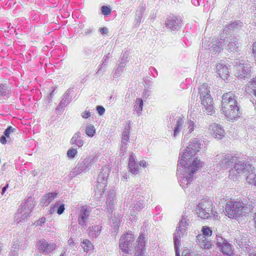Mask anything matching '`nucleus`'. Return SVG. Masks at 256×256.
<instances>
[{
	"instance_id": "obj_34",
	"label": "nucleus",
	"mask_w": 256,
	"mask_h": 256,
	"mask_svg": "<svg viewBox=\"0 0 256 256\" xmlns=\"http://www.w3.org/2000/svg\"><path fill=\"white\" fill-rule=\"evenodd\" d=\"M242 25V23L240 21H235L230 24L226 28L224 31L226 33H230V31L234 30V28H240Z\"/></svg>"
},
{
	"instance_id": "obj_58",
	"label": "nucleus",
	"mask_w": 256,
	"mask_h": 256,
	"mask_svg": "<svg viewBox=\"0 0 256 256\" xmlns=\"http://www.w3.org/2000/svg\"><path fill=\"white\" fill-rule=\"evenodd\" d=\"M151 94V92L150 90H145L143 93V98H148Z\"/></svg>"
},
{
	"instance_id": "obj_17",
	"label": "nucleus",
	"mask_w": 256,
	"mask_h": 256,
	"mask_svg": "<svg viewBox=\"0 0 256 256\" xmlns=\"http://www.w3.org/2000/svg\"><path fill=\"white\" fill-rule=\"evenodd\" d=\"M36 248L40 254H49L55 250L56 245L54 242L49 243L43 238L38 242Z\"/></svg>"
},
{
	"instance_id": "obj_2",
	"label": "nucleus",
	"mask_w": 256,
	"mask_h": 256,
	"mask_svg": "<svg viewBox=\"0 0 256 256\" xmlns=\"http://www.w3.org/2000/svg\"><path fill=\"white\" fill-rule=\"evenodd\" d=\"M218 164H219L222 168H228L234 166L230 171L229 176L236 173L240 174L249 170L251 167L248 164H244V160L238 159L237 157L229 154H218L215 158Z\"/></svg>"
},
{
	"instance_id": "obj_23",
	"label": "nucleus",
	"mask_w": 256,
	"mask_h": 256,
	"mask_svg": "<svg viewBox=\"0 0 256 256\" xmlns=\"http://www.w3.org/2000/svg\"><path fill=\"white\" fill-rule=\"evenodd\" d=\"M224 42V40L222 38L218 40H216L208 45V48L212 53L216 54L218 52H220L224 48L222 42Z\"/></svg>"
},
{
	"instance_id": "obj_49",
	"label": "nucleus",
	"mask_w": 256,
	"mask_h": 256,
	"mask_svg": "<svg viewBox=\"0 0 256 256\" xmlns=\"http://www.w3.org/2000/svg\"><path fill=\"white\" fill-rule=\"evenodd\" d=\"M101 10L102 14L104 16H108L110 14V8L106 6H104L102 7Z\"/></svg>"
},
{
	"instance_id": "obj_37",
	"label": "nucleus",
	"mask_w": 256,
	"mask_h": 256,
	"mask_svg": "<svg viewBox=\"0 0 256 256\" xmlns=\"http://www.w3.org/2000/svg\"><path fill=\"white\" fill-rule=\"evenodd\" d=\"M112 56V54L110 52L104 55L102 60V64L96 72L98 75H99L100 74L102 69L107 64L108 62H109L110 58Z\"/></svg>"
},
{
	"instance_id": "obj_29",
	"label": "nucleus",
	"mask_w": 256,
	"mask_h": 256,
	"mask_svg": "<svg viewBox=\"0 0 256 256\" xmlns=\"http://www.w3.org/2000/svg\"><path fill=\"white\" fill-rule=\"evenodd\" d=\"M217 72L219 76L225 80L228 75L229 72L228 67L224 64H219L216 66Z\"/></svg>"
},
{
	"instance_id": "obj_22",
	"label": "nucleus",
	"mask_w": 256,
	"mask_h": 256,
	"mask_svg": "<svg viewBox=\"0 0 256 256\" xmlns=\"http://www.w3.org/2000/svg\"><path fill=\"white\" fill-rule=\"evenodd\" d=\"M224 42H222L224 48H226L230 52L237 51L240 44L236 38L232 37L226 40L224 39Z\"/></svg>"
},
{
	"instance_id": "obj_30",
	"label": "nucleus",
	"mask_w": 256,
	"mask_h": 256,
	"mask_svg": "<svg viewBox=\"0 0 256 256\" xmlns=\"http://www.w3.org/2000/svg\"><path fill=\"white\" fill-rule=\"evenodd\" d=\"M202 143V141H200L198 138H194L190 141L189 146L186 148L192 151L194 150L195 153L197 154L200 150Z\"/></svg>"
},
{
	"instance_id": "obj_15",
	"label": "nucleus",
	"mask_w": 256,
	"mask_h": 256,
	"mask_svg": "<svg viewBox=\"0 0 256 256\" xmlns=\"http://www.w3.org/2000/svg\"><path fill=\"white\" fill-rule=\"evenodd\" d=\"M130 128L131 122L130 121H128L126 124L122 134L121 144L118 151V154L120 156H124L126 153L128 142L130 138Z\"/></svg>"
},
{
	"instance_id": "obj_19",
	"label": "nucleus",
	"mask_w": 256,
	"mask_h": 256,
	"mask_svg": "<svg viewBox=\"0 0 256 256\" xmlns=\"http://www.w3.org/2000/svg\"><path fill=\"white\" fill-rule=\"evenodd\" d=\"M216 244L223 254L233 256V246L220 236H217Z\"/></svg>"
},
{
	"instance_id": "obj_38",
	"label": "nucleus",
	"mask_w": 256,
	"mask_h": 256,
	"mask_svg": "<svg viewBox=\"0 0 256 256\" xmlns=\"http://www.w3.org/2000/svg\"><path fill=\"white\" fill-rule=\"evenodd\" d=\"M96 130L94 126L91 124H87L86 126L85 132L89 138H92L95 135Z\"/></svg>"
},
{
	"instance_id": "obj_20",
	"label": "nucleus",
	"mask_w": 256,
	"mask_h": 256,
	"mask_svg": "<svg viewBox=\"0 0 256 256\" xmlns=\"http://www.w3.org/2000/svg\"><path fill=\"white\" fill-rule=\"evenodd\" d=\"M166 27L170 31H178L182 26V20L175 16H168L165 21Z\"/></svg>"
},
{
	"instance_id": "obj_36",
	"label": "nucleus",
	"mask_w": 256,
	"mask_h": 256,
	"mask_svg": "<svg viewBox=\"0 0 256 256\" xmlns=\"http://www.w3.org/2000/svg\"><path fill=\"white\" fill-rule=\"evenodd\" d=\"M10 96V92L6 86L0 84V100H6Z\"/></svg>"
},
{
	"instance_id": "obj_24",
	"label": "nucleus",
	"mask_w": 256,
	"mask_h": 256,
	"mask_svg": "<svg viewBox=\"0 0 256 256\" xmlns=\"http://www.w3.org/2000/svg\"><path fill=\"white\" fill-rule=\"evenodd\" d=\"M244 164H248L251 167L250 168L249 170H248L246 172H240L239 174H248V176L246 178V180L248 182L249 184H253L254 185L256 186V174L254 172V167H252V164L249 163V162H244Z\"/></svg>"
},
{
	"instance_id": "obj_25",
	"label": "nucleus",
	"mask_w": 256,
	"mask_h": 256,
	"mask_svg": "<svg viewBox=\"0 0 256 256\" xmlns=\"http://www.w3.org/2000/svg\"><path fill=\"white\" fill-rule=\"evenodd\" d=\"M83 137L82 136L80 131L76 132L70 140V144L72 145H75L78 148H82L84 144Z\"/></svg>"
},
{
	"instance_id": "obj_35",
	"label": "nucleus",
	"mask_w": 256,
	"mask_h": 256,
	"mask_svg": "<svg viewBox=\"0 0 256 256\" xmlns=\"http://www.w3.org/2000/svg\"><path fill=\"white\" fill-rule=\"evenodd\" d=\"M143 100L140 98H137L136 100L134 105V110L140 116L143 108Z\"/></svg>"
},
{
	"instance_id": "obj_52",
	"label": "nucleus",
	"mask_w": 256,
	"mask_h": 256,
	"mask_svg": "<svg viewBox=\"0 0 256 256\" xmlns=\"http://www.w3.org/2000/svg\"><path fill=\"white\" fill-rule=\"evenodd\" d=\"M60 204L59 202H56L53 206H52L50 210V213L52 214H53L56 210L58 206Z\"/></svg>"
},
{
	"instance_id": "obj_13",
	"label": "nucleus",
	"mask_w": 256,
	"mask_h": 256,
	"mask_svg": "<svg viewBox=\"0 0 256 256\" xmlns=\"http://www.w3.org/2000/svg\"><path fill=\"white\" fill-rule=\"evenodd\" d=\"M212 203L211 200L202 201L196 208V213L202 218H208L212 213Z\"/></svg>"
},
{
	"instance_id": "obj_8",
	"label": "nucleus",
	"mask_w": 256,
	"mask_h": 256,
	"mask_svg": "<svg viewBox=\"0 0 256 256\" xmlns=\"http://www.w3.org/2000/svg\"><path fill=\"white\" fill-rule=\"evenodd\" d=\"M244 204L240 202L230 201L226 202L225 208L226 216L230 218H235L242 216L246 209Z\"/></svg>"
},
{
	"instance_id": "obj_45",
	"label": "nucleus",
	"mask_w": 256,
	"mask_h": 256,
	"mask_svg": "<svg viewBox=\"0 0 256 256\" xmlns=\"http://www.w3.org/2000/svg\"><path fill=\"white\" fill-rule=\"evenodd\" d=\"M78 151L76 149L70 148L67 152V156L70 159L74 158L77 154Z\"/></svg>"
},
{
	"instance_id": "obj_64",
	"label": "nucleus",
	"mask_w": 256,
	"mask_h": 256,
	"mask_svg": "<svg viewBox=\"0 0 256 256\" xmlns=\"http://www.w3.org/2000/svg\"><path fill=\"white\" fill-rule=\"evenodd\" d=\"M139 165L143 168H146L147 166L146 162L145 160H140L139 162Z\"/></svg>"
},
{
	"instance_id": "obj_50",
	"label": "nucleus",
	"mask_w": 256,
	"mask_h": 256,
	"mask_svg": "<svg viewBox=\"0 0 256 256\" xmlns=\"http://www.w3.org/2000/svg\"><path fill=\"white\" fill-rule=\"evenodd\" d=\"M142 17L136 14L135 18H134V25L136 26H140V24L141 23V20Z\"/></svg>"
},
{
	"instance_id": "obj_4",
	"label": "nucleus",
	"mask_w": 256,
	"mask_h": 256,
	"mask_svg": "<svg viewBox=\"0 0 256 256\" xmlns=\"http://www.w3.org/2000/svg\"><path fill=\"white\" fill-rule=\"evenodd\" d=\"M35 206L36 202L32 196L26 198L21 204L14 214V222L18 224L24 222L30 216V214Z\"/></svg>"
},
{
	"instance_id": "obj_14",
	"label": "nucleus",
	"mask_w": 256,
	"mask_h": 256,
	"mask_svg": "<svg viewBox=\"0 0 256 256\" xmlns=\"http://www.w3.org/2000/svg\"><path fill=\"white\" fill-rule=\"evenodd\" d=\"M140 187H136L134 186L131 188V194H132V198H131L130 201H129V203H130V206L134 205L133 210L134 211H140L145 206L144 200L140 199V198H136L140 195L138 194L140 192Z\"/></svg>"
},
{
	"instance_id": "obj_6",
	"label": "nucleus",
	"mask_w": 256,
	"mask_h": 256,
	"mask_svg": "<svg viewBox=\"0 0 256 256\" xmlns=\"http://www.w3.org/2000/svg\"><path fill=\"white\" fill-rule=\"evenodd\" d=\"M210 92V88L206 84H202L199 88L198 93L203 112L208 115H212L214 113V110L212 98Z\"/></svg>"
},
{
	"instance_id": "obj_28",
	"label": "nucleus",
	"mask_w": 256,
	"mask_h": 256,
	"mask_svg": "<svg viewBox=\"0 0 256 256\" xmlns=\"http://www.w3.org/2000/svg\"><path fill=\"white\" fill-rule=\"evenodd\" d=\"M58 193L56 192H48L44 195L40 202L43 205L48 206L54 198H56Z\"/></svg>"
},
{
	"instance_id": "obj_48",
	"label": "nucleus",
	"mask_w": 256,
	"mask_h": 256,
	"mask_svg": "<svg viewBox=\"0 0 256 256\" xmlns=\"http://www.w3.org/2000/svg\"><path fill=\"white\" fill-rule=\"evenodd\" d=\"M136 163V156L132 152H130L128 158V164Z\"/></svg>"
},
{
	"instance_id": "obj_10",
	"label": "nucleus",
	"mask_w": 256,
	"mask_h": 256,
	"mask_svg": "<svg viewBox=\"0 0 256 256\" xmlns=\"http://www.w3.org/2000/svg\"><path fill=\"white\" fill-rule=\"evenodd\" d=\"M134 240L135 236L131 231L124 234L120 236L119 241V247L124 252L123 256L130 253Z\"/></svg>"
},
{
	"instance_id": "obj_31",
	"label": "nucleus",
	"mask_w": 256,
	"mask_h": 256,
	"mask_svg": "<svg viewBox=\"0 0 256 256\" xmlns=\"http://www.w3.org/2000/svg\"><path fill=\"white\" fill-rule=\"evenodd\" d=\"M238 246L244 250V251L248 254V256H253L256 252V248H254L252 245L242 242V244H238Z\"/></svg>"
},
{
	"instance_id": "obj_41",
	"label": "nucleus",
	"mask_w": 256,
	"mask_h": 256,
	"mask_svg": "<svg viewBox=\"0 0 256 256\" xmlns=\"http://www.w3.org/2000/svg\"><path fill=\"white\" fill-rule=\"evenodd\" d=\"M129 171L133 174L136 175L139 174V166L138 163L128 164Z\"/></svg>"
},
{
	"instance_id": "obj_53",
	"label": "nucleus",
	"mask_w": 256,
	"mask_h": 256,
	"mask_svg": "<svg viewBox=\"0 0 256 256\" xmlns=\"http://www.w3.org/2000/svg\"><path fill=\"white\" fill-rule=\"evenodd\" d=\"M53 89L52 90V91L51 92L50 94L48 95V96L47 97V98H46V101L48 103H50V102L52 101V99L53 98V96L54 95V90H56V88H54L53 87L52 88Z\"/></svg>"
},
{
	"instance_id": "obj_39",
	"label": "nucleus",
	"mask_w": 256,
	"mask_h": 256,
	"mask_svg": "<svg viewBox=\"0 0 256 256\" xmlns=\"http://www.w3.org/2000/svg\"><path fill=\"white\" fill-rule=\"evenodd\" d=\"M82 246L84 252H88L93 250V246L90 242L88 240H84L82 243Z\"/></svg>"
},
{
	"instance_id": "obj_11",
	"label": "nucleus",
	"mask_w": 256,
	"mask_h": 256,
	"mask_svg": "<svg viewBox=\"0 0 256 256\" xmlns=\"http://www.w3.org/2000/svg\"><path fill=\"white\" fill-rule=\"evenodd\" d=\"M167 120V126L170 130L174 131L173 137L176 138L179 134L182 128L184 119L180 116H176L175 114H171L168 116Z\"/></svg>"
},
{
	"instance_id": "obj_47",
	"label": "nucleus",
	"mask_w": 256,
	"mask_h": 256,
	"mask_svg": "<svg viewBox=\"0 0 256 256\" xmlns=\"http://www.w3.org/2000/svg\"><path fill=\"white\" fill-rule=\"evenodd\" d=\"M58 202H60V204L58 206V208H56V210H57V213L58 214H61L64 212V210H65L64 204L62 202L60 201H58Z\"/></svg>"
},
{
	"instance_id": "obj_63",
	"label": "nucleus",
	"mask_w": 256,
	"mask_h": 256,
	"mask_svg": "<svg viewBox=\"0 0 256 256\" xmlns=\"http://www.w3.org/2000/svg\"><path fill=\"white\" fill-rule=\"evenodd\" d=\"M0 142L3 144H6V136H2L0 138Z\"/></svg>"
},
{
	"instance_id": "obj_33",
	"label": "nucleus",
	"mask_w": 256,
	"mask_h": 256,
	"mask_svg": "<svg viewBox=\"0 0 256 256\" xmlns=\"http://www.w3.org/2000/svg\"><path fill=\"white\" fill-rule=\"evenodd\" d=\"M126 66V63L125 62L123 61V60L122 59V61H121L116 66L114 74H113V77L118 78L121 76Z\"/></svg>"
},
{
	"instance_id": "obj_56",
	"label": "nucleus",
	"mask_w": 256,
	"mask_h": 256,
	"mask_svg": "<svg viewBox=\"0 0 256 256\" xmlns=\"http://www.w3.org/2000/svg\"><path fill=\"white\" fill-rule=\"evenodd\" d=\"M96 108L100 116H102V114H104L105 112V109L102 106H98Z\"/></svg>"
},
{
	"instance_id": "obj_51",
	"label": "nucleus",
	"mask_w": 256,
	"mask_h": 256,
	"mask_svg": "<svg viewBox=\"0 0 256 256\" xmlns=\"http://www.w3.org/2000/svg\"><path fill=\"white\" fill-rule=\"evenodd\" d=\"M182 256H198L194 252H191L188 250H184L182 252Z\"/></svg>"
},
{
	"instance_id": "obj_16",
	"label": "nucleus",
	"mask_w": 256,
	"mask_h": 256,
	"mask_svg": "<svg viewBox=\"0 0 256 256\" xmlns=\"http://www.w3.org/2000/svg\"><path fill=\"white\" fill-rule=\"evenodd\" d=\"M202 235L197 236V240L200 246L202 248L210 249L212 245V242L206 236H210L212 234V231L209 227L206 226L202 228Z\"/></svg>"
},
{
	"instance_id": "obj_1",
	"label": "nucleus",
	"mask_w": 256,
	"mask_h": 256,
	"mask_svg": "<svg viewBox=\"0 0 256 256\" xmlns=\"http://www.w3.org/2000/svg\"><path fill=\"white\" fill-rule=\"evenodd\" d=\"M178 164L177 175L180 185L183 189L188 188L192 180L194 173L202 166V162L198 160L195 151L188 148L184 150Z\"/></svg>"
},
{
	"instance_id": "obj_62",
	"label": "nucleus",
	"mask_w": 256,
	"mask_h": 256,
	"mask_svg": "<svg viewBox=\"0 0 256 256\" xmlns=\"http://www.w3.org/2000/svg\"><path fill=\"white\" fill-rule=\"evenodd\" d=\"M252 52L254 55V58L256 60V42H254L252 44Z\"/></svg>"
},
{
	"instance_id": "obj_27",
	"label": "nucleus",
	"mask_w": 256,
	"mask_h": 256,
	"mask_svg": "<svg viewBox=\"0 0 256 256\" xmlns=\"http://www.w3.org/2000/svg\"><path fill=\"white\" fill-rule=\"evenodd\" d=\"M70 90H68L63 95L60 102L57 106V110H60L61 108L66 107L70 102Z\"/></svg>"
},
{
	"instance_id": "obj_5",
	"label": "nucleus",
	"mask_w": 256,
	"mask_h": 256,
	"mask_svg": "<svg viewBox=\"0 0 256 256\" xmlns=\"http://www.w3.org/2000/svg\"><path fill=\"white\" fill-rule=\"evenodd\" d=\"M96 160L94 156L90 155L86 158H81L78 161L75 167L70 172L68 176L72 178L78 175L88 172L92 166L96 162Z\"/></svg>"
},
{
	"instance_id": "obj_9",
	"label": "nucleus",
	"mask_w": 256,
	"mask_h": 256,
	"mask_svg": "<svg viewBox=\"0 0 256 256\" xmlns=\"http://www.w3.org/2000/svg\"><path fill=\"white\" fill-rule=\"evenodd\" d=\"M110 170L108 166H104L97 178V184L94 187L95 194L102 196L104 194L107 184V180Z\"/></svg>"
},
{
	"instance_id": "obj_44",
	"label": "nucleus",
	"mask_w": 256,
	"mask_h": 256,
	"mask_svg": "<svg viewBox=\"0 0 256 256\" xmlns=\"http://www.w3.org/2000/svg\"><path fill=\"white\" fill-rule=\"evenodd\" d=\"M106 210L110 214H111L112 212V200L111 199V197L110 195H108L106 202Z\"/></svg>"
},
{
	"instance_id": "obj_54",
	"label": "nucleus",
	"mask_w": 256,
	"mask_h": 256,
	"mask_svg": "<svg viewBox=\"0 0 256 256\" xmlns=\"http://www.w3.org/2000/svg\"><path fill=\"white\" fill-rule=\"evenodd\" d=\"M46 218L42 217L36 222L35 224L36 226H42L46 222Z\"/></svg>"
},
{
	"instance_id": "obj_32",
	"label": "nucleus",
	"mask_w": 256,
	"mask_h": 256,
	"mask_svg": "<svg viewBox=\"0 0 256 256\" xmlns=\"http://www.w3.org/2000/svg\"><path fill=\"white\" fill-rule=\"evenodd\" d=\"M102 226H94L88 228V234L92 238H96L99 236L101 232Z\"/></svg>"
},
{
	"instance_id": "obj_60",
	"label": "nucleus",
	"mask_w": 256,
	"mask_h": 256,
	"mask_svg": "<svg viewBox=\"0 0 256 256\" xmlns=\"http://www.w3.org/2000/svg\"><path fill=\"white\" fill-rule=\"evenodd\" d=\"M108 32V28H106V27L102 28L100 29V32L102 34H107Z\"/></svg>"
},
{
	"instance_id": "obj_55",
	"label": "nucleus",
	"mask_w": 256,
	"mask_h": 256,
	"mask_svg": "<svg viewBox=\"0 0 256 256\" xmlns=\"http://www.w3.org/2000/svg\"><path fill=\"white\" fill-rule=\"evenodd\" d=\"M91 116L90 112L89 110H86L81 114V116L84 118H88Z\"/></svg>"
},
{
	"instance_id": "obj_57",
	"label": "nucleus",
	"mask_w": 256,
	"mask_h": 256,
	"mask_svg": "<svg viewBox=\"0 0 256 256\" xmlns=\"http://www.w3.org/2000/svg\"><path fill=\"white\" fill-rule=\"evenodd\" d=\"M204 0H192V4L195 6H200V4H203Z\"/></svg>"
},
{
	"instance_id": "obj_3",
	"label": "nucleus",
	"mask_w": 256,
	"mask_h": 256,
	"mask_svg": "<svg viewBox=\"0 0 256 256\" xmlns=\"http://www.w3.org/2000/svg\"><path fill=\"white\" fill-rule=\"evenodd\" d=\"M236 98L232 92L224 94L222 96V110L224 116L230 120H234L240 117V114Z\"/></svg>"
},
{
	"instance_id": "obj_40",
	"label": "nucleus",
	"mask_w": 256,
	"mask_h": 256,
	"mask_svg": "<svg viewBox=\"0 0 256 256\" xmlns=\"http://www.w3.org/2000/svg\"><path fill=\"white\" fill-rule=\"evenodd\" d=\"M196 126L194 121L190 120H188V122L186 124V126H187V128L186 130L184 129V131L185 132L191 133L196 128Z\"/></svg>"
},
{
	"instance_id": "obj_7",
	"label": "nucleus",
	"mask_w": 256,
	"mask_h": 256,
	"mask_svg": "<svg viewBox=\"0 0 256 256\" xmlns=\"http://www.w3.org/2000/svg\"><path fill=\"white\" fill-rule=\"evenodd\" d=\"M190 219L188 216L182 215V219L176 227V232L174 234V249L176 251V256H180L178 249L181 246L180 238L183 237L186 233L187 226L188 225Z\"/></svg>"
},
{
	"instance_id": "obj_21",
	"label": "nucleus",
	"mask_w": 256,
	"mask_h": 256,
	"mask_svg": "<svg viewBox=\"0 0 256 256\" xmlns=\"http://www.w3.org/2000/svg\"><path fill=\"white\" fill-rule=\"evenodd\" d=\"M146 242L144 236L140 234L138 238L135 246L134 256H146Z\"/></svg>"
},
{
	"instance_id": "obj_46",
	"label": "nucleus",
	"mask_w": 256,
	"mask_h": 256,
	"mask_svg": "<svg viewBox=\"0 0 256 256\" xmlns=\"http://www.w3.org/2000/svg\"><path fill=\"white\" fill-rule=\"evenodd\" d=\"M16 130V128H13L12 126H9L7 128H6V130H4V136L8 138L10 137V134H11L12 132H14V130Z\"/></svg>"
},
{
	"instance_id": "obj_59",
	"label": "nucleus",
	"mask_w": 256,
	"mask_h": 256,
	"mask_svg": "<svg viewBox=\"0 0 256 256\" xmlns=\"http://www.w3.org/2000/svg\"><path fill=\"white\" fill-rule=\"evenodd\" d=\"M249 86H250L252 88H256V76L253 78L252 80L250 82Z\"/></svg>"
},
{
	"instance_id": "obj_26",
	"label": "nucleus",
	"mask_w": 256,
	"mask_h": 256,
	"mask_svg": "<svg viewBox=\"0 0 256 256\" xmlns=\"http://www.w3.org/2000/svg\"><path fill=\"white\" fill-rule=\"evenodd\" d=\"M212 134L216 138L221 139L224 136V130L220 125L214 124L211 126Z\"/></svg>"
},
{
	"instance_id": "obj_18",
	"label": "nucleus",
	"mask_w": 256,
	"mask_h": 256,
	"mask_svg": "<svg viewBox=\"0 0 256 256\" xmlns=\"http://www.w3.org/2000/svg\"><path fill=\"white\" fill-rule=\"evenodd\" d=\"M92 208L87 205L81 206L78 217V224L83 228H86L88 226V220Z\"/></svg>"
},
{
	"instance_id": "obj_43",
	"label": "nucleus",
	"mask_w": 256,
	"mask_h": 256,
	"mask_svg": "<svg viewBox=\"0 0 256 256\" xmlns=\"http://www.w3.org/2000/svg\"><path fill=\"white\" fill-rule=\"evenodd\" d=\"M146 6L144 4H140L136 10V14L142 17L144 14Z\"/></svg>"
},
{
	"instance_id": "obj_12",
	"label": "nucleus",
	"mask_w": 256,
	"mask_h": 256,
	"mask_svg": "<svg viewBox=\"0 0 256 256\" xmlns=\"http://www.w3.org/2000/svg\"><path fill=\"white\" fill-rule=\"evenodd\" d=\"M234 62L236 64L234 66V68L236 76L240 78H248L250 76L251 66L250 64L245 62L244 60H238Z\"/></svg>"
},
{
	"instance_id": "obj_61",
	"label": "nucleus",
	"mask_w": 256,
	"mask_h": 256,
	"mask_svg": "<svg viewBox=\"0 0 256 256\" xmlns=\"http://www.w3.org/2000/svg\"><path fill=\"white\" fill-rule=\"evenodd\" d=\"M151 74L152 73V71H154L155 73H156V74H153L152 76H153L154 77H156L157 76H158V72H157V71L156 70V68H154V67H150V68H149Z\"/></svg>"
},
{
	"instance_id": "obj_42",
	"label": "nucleus",
	"mask_w": 256,
	"mask_h": 256,
	"mask_svg": "<svg viewBox=\"0 0 256 256\" xmlns=\"http://www.w3.org/2000/svg\"><path fill=\"white\" fill-rule=\"evenodd\" d=\"M122 218V215L120 214L118 216V217L116 218V219L115 220L114 222H113V225H114V228L113 232H118V228L121 224V219Z\"/></svg>"
}]
</instances>
